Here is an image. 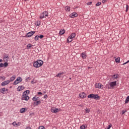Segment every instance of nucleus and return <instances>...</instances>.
Here are the masks:
<instances>
[{
  "instance_id": "16",
  "label": "nucleus",
  "mask_w": 129,
  "mask_h": 129,
  "mask_svg": "<svg viewBox=\"0 0 129 129\" xmlns=\"http://www.w3.org/2000/svg\"><path fill=\"white\" fill-rule=\"evenodd\" d=\"M0 92H1V93H3V94H6V93H7V92L5 91V88L1 89Z\"/></svg>"
},
{
  "instance_id": "23",
  "label": "nucleus",
  "mask_w": 129,
  "mask_h": 129,
  "mask_svg": "<svg viewBox=\"0 0 129 129\" xmlns=\"http://www.w3.org/2000/svg\"><path fill=\"white\" fill-rule=\"evenodd\" d=\"M17 81H18V82H22L23 79H22V78L21 77H18L17 79H16Z\"/></svg>"
},
{
  "instance_id": "13",
  "label": "nucleus",
  "mask_w": 129,
  "mask_h": 129,
  "mask_svg": "<svg viewBox=\"0 0 129 129\" xmlns=\"http://www.w3.org/2000/svg\"><path fill=\"white\" fill-rule=\"evenodd\" d=\"M62 75H64L63 72L58 73L56 75L55 77H59V78H61L62 77Z\"/></svg>"
},
{
  "instance_id": "51",
  "label": "nucleus",
  "mask_w": 129,
  "mask_h": 129,
  "mask_svg": "<svg viewBox=\"0 0 129 129\" xmlns=\"http://www.w3.org/2000/svg\"><path fill=\"white\" fill-rule=\"evenodd\" d=\"M46 97H48V95H47V94L44 96L43 98H46Z\"/></svg>"
},
{
  "instance_id": "9",
  "label": "nucleus",
  "mask_w": 129,
  "mask_h": 129,
  "mask_svg": "<svg viewBox=\"0 0 129 129\" xmlns=\"http://www.w3.org/2000/svg\"><path fill=\"white\" fill-rule=\"evenodd\" d=\"M79 96L80 98H85V97H86V94H85L84 92L80 93Z\"/></svg>"
},
{
  "instance_id": "11",
  "label": "nucleus",
  "mask_w": 129,
  "mask_h": 129,
  "mask_svg": "<svg viewBox=\"0 0 129 129\" xmlns=\"http://www.w3.org/2000/svg\"><path fill=\"white\" fill-rule=\"evenodd\" d=\"M78 15L76 13H73L71 15H70V18H75V17H77Z\"/></svg>"
},
{
  "instance_id": "41",
  "label": "nucleus",
  "mask_w": 129,
  "mask_h": 129,
  "mask_svg": "<svg viewBox=\"0 0 129 129\" xmlns=\"http://www.w3.org/2000/svg\"><path fill=\"white\" fill-rule=\"evenodd\" d=\"M126 112V110H124L122 111V114H124Z\"/></svg>"
},
{
  "instance_id": "6",
  "label": "nucleus",
  "mask_w": 129,
  "mask_h": 129,
  "mask_svg": "<svg viewBox=\"0 0 129 129\" xmlns=\"http://www.w3.org/2000/svg\"><path fill=\"white\" fill-rule=\"evenodd\" d=\"M22 100H26V101H28L29 99H30V97H29V96L28 94H23L22 97Z\"/></svg>"
},
{
  "instance_id": "29",
  "label": "nucleus",
  "mask_w": 129,
  "mask_h": 129,
  "mask_svg": "<svg viewBox=\"0 0 129 129\" xmlns=\"http://www.w3.org/2000/svg\"><path fill=\"white\" fill-rule=\"evenodd\" d=\"M38 97H34L33 98H32V100H33V101H37V100H38Z\"/></svg>"
},
{
  "instance_id": "19",
  "label": "nucleus",
  "mask_w": 129,
  "mask_h": 129,
  "mask_svg": "<svg viewBox=\"0 0 129 129\" xmlns=\"http://www.w3.org/2000/svg\"><path fill=\"white\" fill-rule=\"evenodd\" d=\"M24 87L23 86H19L18 88V91H22V90H23Z\"/></svg>"
},
{
  "instance_id": "10",
  "label": "nucleus",
  "mask_w": 129,
  "mask_h": 129,
  "mask_svg": "<svg viewBox=\"0 0 129 129\" xmlns=\"http://www.w3.org/2000/svg\"><path fill=\"white\" fill-rule=\"evenodd\" d=\"M51 112H53L54 113H56V112H59V109H57L56 108H52L51 109Z\"/></svg>"
},
{
  "instance_id": "54",
  "label": "nucleus",
  "mask_w": 129,
  "mask_h": 129,
  "mask_svg": "<svg viewBox=\"0 0 129 129\" xmlns=\"http://www.w3.org/2000/svg\"><path fill=\"white\" fill-rule=\"evenodd\" d=\"M25 129H32L30 127H27Z\"/></svg>"
},
{
  "instance_id": "46",
  "label": "nucleus",
  "mask_w": 129,
  "mask_h": 129,
  "mask_svg": "<svg viewBox=\"0 0 129 129\" xmlns=\"http://www.w3.org/2000/svg\"><path fill=\"white\" fill-rule=\"evenodd\" d=\"M4 64L3 63H0V67H4Z\"/></svg>"
},
{
  "instance_id": "8",
  "label": "nucleus",
  "mask_w": 129,
  "mask_h": 129,
  "mask_svg": "<svg viewBox=\"0 0 129 129\" xmlns=\"http://www.w3.org/2000/svg\"><path fill=\"white\" fill-rule=\"evenodd\" d=\"M10 82V80L5 81L4 82H2L1 84L2 86H5V85H7Z\"/></svg>"
},
{
  "instance_id": "33",
  "label": "nucleus",
  "mask_w": 129,
  "mask_h": 129,
  "mask_svg": "<svg viewBox=\"0 0 129 129\" xmlns=\"http://www.w3.org/2000/svg\"><path fill=\"white\" fill-rule=\"evenodd\" d=\"M39 37L38 35L35 36V38H34V40H35V41H38V40H39Z\"/></svg>"
},
{
  "instance_id": "1",
  "label": "nucleus",
  "mask_w": 129,
  "mask_h": 129,
  "mask_svg": "<svg viewBox=\"0 0 129 129\" xmlns=\"http://www.w3.org/2000/svg\"><path fill=\"white\" fill-rule=\"evenodd\" d=\"M114 86H116V81L110 82L106 85V88H107V89H113Z\"/></svg>"
},
{
  "instance_id": "14",
  "label": "nucleus",
  "mask_w": 129,
  "mask_h": 129,
  "mask_svg": "<svg viewBox=\"0 0 129 129\" xmlns=\"http://www.w3.org/2000/svg\"><path fill=\"white\" fill-rule=\"evenodd\" d=\"M95 86L96 87V88H101V86H102V85H101V84H96L95 85Z\"/></svg>"
},
{
  "instance_id": "52",
  "label": "nucleus",
  "mask_w": 129,
  "mask_h": 129,
  "mask_svg": "<svg viewBox=\"0 0 129 129\" xmlns=\"http://www.w3.org/2000/svg\"><path fill=\"white\" fill-rule=\"evenodd\" d=\"M129 62V60H128L127 61H126V62L123 63V65H125V64H127V63Z\"/></svg>"
},
{
  "instance_id": "25",
  "label": "nucleus",
  "mask_w": 129,
  "mask_h": 129,
  "mask_svg": "<svg viewBox=\"0 0 129 129\" xmlns=\"http://www.w3.org/2000/svg\"><path fill=\"white\" fill-rule=\"evenodd\" d=\"M120 59V58H119V57L116 58L115 59V61L116 63H119Z\"/></svg>"
},
{
  "instance_id": "22",
  "label": "nucleus",
  "mask_w": 129,
  "mask_h": 129,
  "mask_svg": "<svg viewBox=\"0 0 129 129\" xmlns=\"http://www.w3.org/2000/svg\"><path fill=\"white\" fill-rule=\"evenodd\" d=\"M66 12H70V7L69 6H66L65 7Z\"/></svg>"
},
{
  "instance_id": "20",
  "label": "nucleus",
  "mask_w": 129,
  "mask_h": 129,
  "mask_svg": "<svg viewBox=\"0 0 129 129\" xmlns=\"http://www.w3.org/2000/svg\"><path fill=\"white\" fill-rule=\"evenodd\" d=\"M26 110V108H22L20 109V112H21V113H24V112H25Z\"/></svg>"
},
{
  "instance_id": "57",
  "label": "nucleus",
  "mask_w": 129,
  "mask_h": 129,
  "mask_svg": "<svg viewBox=\"0 0 129 129\" xmlns=\"http://www.w3.org/2000/svg\"><path fill=\"white\" fill-rule=\"evenodd\" d=\"M25 2H27V1H29V0H24Z\"/></svg>"
},
{
  "instance_id": "48",
  "label": "nucleus",
  "mask_w": 129,
  "mask_h": 129,
  "mask_svg": "<svg viewBox=\"0 0 129 129\" xmlns=\"http://www.w3.org/2000/svg\"><path fill=\"white\" fill-rule=\"evenodd\" d=\"M127 11H128V6L126 5V12H127Z\"/></svg>"
},
{
  "instance_id": "28",
  "label": "nucleus",
  "mask_w": 129,
  "mask_h": 129,
  "mask_svg": "<svg viewBox=\"0 0 129 129\" xmlns=\"http://www.w3.org/2000/svg\"><path fill=\"white\" fill-rule=\"evenodd\" d=\"M27 49H30V48H32V47H33V45H32L31 44L29 43L27 45Z\"/></svg>"
},
{
  "instance_id": "2",
  "label": "nucleus",
  "mask_w": 129,
  "mask_h": 129,
  "mask_svg": "<svg viewBox=\"0 0 129 129\" xmlns=\"http://www.w3.org/2000/svg\"><path fill=\"white\" fill-rule=\"evenodd\" d=\"M43 63H44L43 60L38 59L37 61L34 62L33 66L35 67V68H39V67H41V66L43 65Z\"/></svg>"
},
{
  "instance_id": "56",
  "label": "nucleus",
  "mask_w": 129,
  "mask_h": 129,
  "mask_svg": "<svg viewBox=\"0 0 129 129\" xmlns=\"http://www.w3.org/2000/svg\"><path fill=\"white\" fill-rule=\"evenodd\" d=\"M1 62H3V59H0V63H1Z\"/></svg>"
},
{
  "instance_id": "35",
  "label": "nucleus",
  "mask_w": 129,
  "mask_h": 129,
  "mask_svg": "<svg viewBox=\"0 0 129 129\" xmlns=\"http://www.w3.org/2000/svg\"><path fill=\"white\" fill-rule=\"evenodd\" d=\"M30 80H31V78L30 77H27L25 81H26V82H28V81H30Z\"/></svg>"
},
{
  "instance_id": "55",
  "label": "nucleus",
  "mask_w": 129,
  "mask_h": 129,
  "mask_svg": "<svg viewBox=\"0 0 129 129\" xmlns=\"http://www.w3.org/2000/svg\"><path fill=\"white\" fill-rule=\"evenodd\" d=\"M31 83H32V84H34V83H35V82H34V81H32L31 82Z\"/></svg>"
},
{
  "instance_id": "42",
  "label": "nucleus",
  "mask_w": 129,
  "mask_h": 129,
  "mask_svg": "<svg viewBox=\"0 0 129 129\" xmlns=\"http://www.w3.org/2000/svg\"><path fill=\"white\" fill-rule=\"evenodd\" d=\"M111 126H112V125H111V124H110L107 129H110V127H111Z\"/></svg>"
},
{
  "instance_id": "40",
  "label": "nucleus",
  "mask_w": 129,
  "mask_h": 129,
  "mask_svg": "<svg viewBox=\"0 0 129 129\" xmlns=\"http://www.w3.org/2000/svg\"><path fill=\"white\" fill-rule=\"evenodd\" d=\"M38 129H45V127L43 126H40Z\"/></svg>"
},
{
  "instance_id": "58",
  "label": "nucleus",
  "mask_w": 129,
  "mask_h": 129,
  "mask_svg": "<svg viewBox=\"0 0 129 129\" xmlns=\"http://www.w3.org/2000/svg\"><path fill=\"white\" fill-rule=\"evenodd\" d=\"M88 69H90V67H89V68H88Z\"/></svg>"
},
{
  "instance_id": "15",
  "label": "nucleus",
  "mask_w": 129,
  "mask_h": 129,
  "mask_svg": "<svg viewBox=\"0 0 129 129\" xmlns=\"http://www.w3.org/2000/svg\"><path fill=\"white\" fill-rule=\"evenodd\" d=\"M8 60H9V56L7 55H5L4 57V62H7Z\"/></svg>"
},
{
  "instance_id": "18",
  "label": "nucleus",
  "mask_w": 129,
  "mask_h": 129,
  "mask_svg": "<svg viewBox=\"0 0 129 129\" xmlns=\"http://www.w3.org/2000/svg\"><path fill=\"white\" fill-rule=\"evenodd\" d=\"M118 76H119L118 74H115L112 76V78H113V79H117V78H118Z\"/></svg>"
},
{
  "instance_id": "44",
  "label": "nucleus",
  "mask_w": 129,
  "mask_h": 129,
  "mask_svg": "<svg viewBox=\"0 0 129 129\" xmlns=\"http://www.w3.org/2000/svg\"><path fill=\"white\" fill-rule=\"evenodd\" d=\"M39 38L40 39H43V38H44V35H40L39 36Z\"/></svg>"
},
{
  "instance_id": "37",
  "label": "nucleus",
  "mask_w": 129,
  "mask_h": 129,
  "mask_svg": "<svg viewBox=\"0 0 129 129\" xmlns=\"http://www.w3.org/2000/svg\"><path fill=\"white\" fill-rule=\"evenodd\" d=\"M100 5H101V2H98L96 4V7H99V6H100Z\"/></svg>"
},
{
  "instance_id": "26",
  "label": "nucleus",
  "mask_w": 129,
  "mask_h": 129,
  "mask_svg": "<svg viewBox=\"0 0 129 129\" xmlns=\"http://www.w3.org/2000/svg\"><path fill=\"white\" fill-rule=\"evenodd\" d=\"M30 93V91L29 90H27L23 92V94H29Z\"/></svg>"
},
{
  "instance_id": "4",
  "label": "nucleus",
  "mask_w": 129,
  "mask_h": 129,
  "mask_svg": "<svg viewBox=\"0 0 129 129\" xmlns=\"http://www.w3.org/2000/svg\"><path fill=\"white\" fill-rule=\"evenodd\" d=\"M76 36V34L74 33H72L71 34V35L70 36V37L68 38V39H67V42L68 43H71V42H72V39L74 38H75V36Z\"/></svg>"
},
{
  "instance_id": "31",
  "label": "nucleus",
  "mask_w": 129,
  "mask_h": 129,
  "mask_svg": "<svg viewBox=\"0 0 129 129\" xmlns=\"http://www.w3.org/2000/svg\"><path fill=\"white\" fill-rule=\"evenodd\" d=\"M85 110L86 113H89V112H90V109H89V108H86L85 109Z\"/></svg>"
},
{
  "instance_id": "5",
  "label": "nucleus",
  "mask_w": 129,
  "mask_h": 129,
  "mask_svg": "<svg viewBox=\"0 0 129 129\" xmlns=\"http://www.w3.org/2000/svg\"><path fill=\"white\" fill-rule=\"evenodd\" d=\"M46 17H48V12L47 11H45L40 14V19L42 20L43 19H45Z\"/></svg>"
},
{
  "instance_id": "21",
  "label": "nucleus",
  "mask_w": 129,
  "mask_h": 129,
  "mask_svg": "<svg viewBox=\"0 0 129 129\" xmlns=\"http://www.w3.org/2000/svg\"><path fill=\"white\" fill-rule=\"evenodd\" d=\"M82 57L83 59L86 58L87 56L85 52L82 53Z\"/></svg>"
},
{
  "instance_id": "30",
  "label": "nucleus",
  "mask_w": 129,
  "mask_h": 129,
  "mask_svg": "<svg viewBox=\"0 0 129 129\" xmlns=\"http://www.w3.org/2000/svg\"><path fill=\"white\" fill-rule=\"evenodd\" d=\"M129 102V96H128L125 101V103H128Z\"/></svg>"
},
{
  "instance_id": "38",
  "label": "nucleus",
  "mask_w": 129,
  "mask_h": 129,
  "mask_svg": "<svg viewBox=\"0 0 129 129\" xmlns=\"http://www.w3.org/2000/svg\"><path fill=\"white\" fill-rule=\"evenodd\" d=\"M4 65L5 66V67H8L9 63H8V62H6L4 63Z\"/></svg>"
},
{
  "instance_id": "53",
  "label": "nucleus",
  "mask_w": 129,
  "mask_h": 129,
  "mask_svg": "<svg viewBox=\"0 0 129 129\" xmlns=\"http://www.w3.org/2000/svg\"><path fill=\"white\" fill-rule=\"evenodd\" d=\"M3 116V113L2 112H0V116Z\"/></svg>"
},
{
  "instance_id": "49",
  "label": "nucleus",
  "mask_w": 129,
  "mask_h": 129,
  "mask_svg": "<svg viewBox=\"0 0 129 129\" xmlns=\"http://www.w3.org/2000/svg\"><path fill=\"white\" fill-rule=\"evenodd\" d=\"M5 92H7V93H8V92H9V89H5Z\"/></svg>"
},
{
  "instance_id": "17",
  "label": "nucleus",
  "mask_w": 129,
  "mask_h": 129,
  "mask_svg": "<svg viewBox=\"0 0 129 129\" xmlns=\"http://www.w3.org/2000/svg\"><path fill=\"white\" fill-rule=\"evenodd\" d=\"M59 35H63V34H65V30L61 29L59 31Z\"/></svg>"
},
{
  "instance_id": "39",
  "label": "nucleus",
  "mask_w": 129,
  "mask_h": 129,
  "mask_svg": "<svg viewBox=\"0 0 129 129\" xmlns=\"http://www.w3.org/2000/svg\"><path fill=\"white\" fill-rule=\"evenodd\" d=\"M87 6H91V5H92V2H89L88 3H87Z\"/></svg>"
},
{
  "instance_id": "24",
  "label": "nucleus",
  "mask_w": 129,
  "mask_h": 129,
  "mask_svg": "<svg viewBox=\"0 0 129 129\" xmlns=\"http://www.w3.org/2000/svg\"><path fill=\"white\" fill-rule=\"evenodd\" d=\"M34 104H36V105H39V104H41V101H37L36 102H35Z\"/></svg>"
},
{
  "instance_id": "36",
  "label": "nucleus",
  "mask_w": 129,
  "mask_h": 129,
  "mask_svg": "<svg viewBox=\"0 0 129 129\" xmlns=\"http://www.w3.org/2000/svg\"><path fill=\"white\" fill-rule=\"evenodd\" d=\"M19 83H20L18 81H17V80L14 82V84H15V85H17V84H19Z\"/></svg>"
},
{
  "instance_id": "47",
  "label": "nucleus",
  "mask_w": 129,
  "mask_h": 129,
  "mask_svg": "<svg viewBox=\"0 0 129 129\" xmlns=\"http://www.w3.org/2000/svg\"><path fill=\"white\" fill-rule=\"evenodd\" d=\"M38 94L39 95H42V94H43V93L42 92H38Z\"/></svg>"
},
{
  "instance_id": "7",
  "label": "nucleus",
  "mask_w": 129,
  "mask_h": 129,
  "mask_svg": "<svg viewBox=\"0 0 129 129\" xmlns=\"http://www.w3.org/2000/svg\"><path fill=\"white\" fill-rule=\"evenodd\" d=\"M35 33H36V31L29 32L26 35V37H32V35H34V34H35Z\"/></svg>"
},
{
  "instance_id": "32",
  "label": "nucleus",
  "mask_w": 129,
  "mask_h": 129,
  "mask_svg": "<svg viewBox=\"0 0 129 129\" xmlns=\"http://www.w3.org/2000/svg\"><path fill=\"white\" fill-rule=\"evenodd\" d=\"M36 26H40L41 25V22L39 21H37V22L35 23Z\"/></svg>"
},
{
  "instance_id": "45",
  "label": "nucleus",
  "mask_w": 129,
  "mask_h": 129,
  "mask_svg": "<svg viewBox=\"0 0 129 129\" xmlns=\"http://www.w3.org/2000/svg\"><path fill=\"white\" fill-rule=\"evenodd\" d=\"M102 4H105V3H106V0H102Z\"/></svg>"
},
{
  "instance_id": "34",
  "label": "nucleus",
  "mask_w": 129,
  "mask_h": 129,
  "mask_svg": "<svg viewBox=\"0 0 129 129\" xmlns=\"http://www.w3.org/2000/svg\"><path fill=\"white\" fill-rule=\"evenodd\" d=\"M15 79H16V77H12L10 78V80L9 81H14V80H15Z\"/></svg>"
},
{
  "instance_id": "12",
  "label": "nucleus",
  "mask_w": 129,
  "mask_h": 129,
  "mask_svg": "<svg viewBox=\"0 0 129 129\" xmlns=\"http://www.w3.org/2000/svg\"><path fill=\"white\" fill-rule=\"evenodd\" d=\"M12 124L14 125V126H19L21 125V123H17L16 121H14L13 122Z\"/></svg>"
},
{
  "instance_id": "3",
  "label": "nucleus",
  "mask_w": 129,
  "mask_h": 129,
  "mask_svg": "<svg viewBox=\"0 0 129 129\" xmlns=\"http://www.w3.org/2000/svg\"><path fill=\"white\" fill-rule=\"evenodd\" d=\"M88 98H92L93 99H99L100 97L98 94H91L88 96Z\"/></svg>"
},
{
  "instance_id": "27",
  "label": "nucleus",
  "mask_w": 129,
  "mask_h": 129,
  "mask_svg": "<svg viewBox=\"0 0 129 129\" xmlns=\"http://www.w3.org/2000/svg\"><path fill=\"white\" fill-rule=\"evenodd\" d=\"M86 127H87V126H86L85 125H82L80 126L81 129H85V128H86Z\"/></svg>"
},
{
  "instance_id": "43",
  "label": "nucleus",
  "mask_w": 129,
  "mask_h": 129,
  "mask_svg": "<svg viewBox=\"0 0 129 129\" xmlns=\"http://www.w3.org/2000/svg\"><path fill=\"white\" fill-rule=\"evenodd\" d=\"M111 126H112V125H111V124H110L107 129H110V127H111Z\"/></svg>"
},
{
  "instance_id": "50",
  "label": "nucleus",
  "mask_w": 129,
  "mask_h": 129,
  "mask_svg": "<svg viewBox=\"0 0 129 129\" xmlns=\"http://www.w3.org/2000/svg\"><path fill=\"white\" fill-rule=\"evenodd\" d=\"M1 79H3V80H5V79H6V77H1Z\"/></svg>"
}]
</instances>
